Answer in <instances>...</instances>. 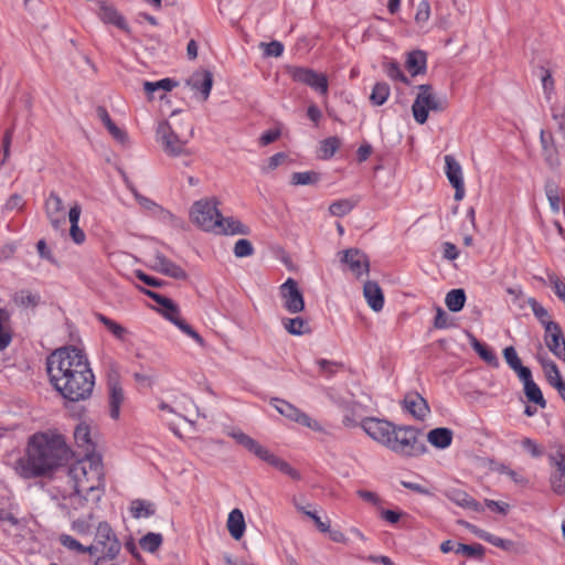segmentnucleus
I'll list each match as a JSON object with an SVG mask.
<instances>
[{
	"instance_id": "obj_8",
	"label": "nucleus",
	"mask_w": 565,
	"mask_h": 565,
	"mask_svg": "<svg viewBox=\"0 0 565 565\" xmlns=\"http://www.w3.org/2000/svg\"><path fill=\"white\" fill-rule=\"evenodd\" d=\"M221 212L214 198L195 201L190 210V220L203 231H214L220 225Z\"/></svg>"
},
{
	"instance_id": "obj_21",
	"label": "nucleus",
	"mask_w": 565,
	"mask_h": 565,
	"mask_svg": "<svg viewBox=\"0 0 565 565\" xmlns=\"http://www.w3.org/2000/svg\"><path fill=\"white\" fill-rule=\"evenodd\" d=\"M152 268L156 271L174 279L186 278V273L179 265L167 258L162 253L158 250L153 254Z\"/></svg>"
},
{
	"instance_id": "obj_35",
	"label": "nucleus",
	"mask_w": 565,
	"mask_h": 565,
	"mask_svg": "<svg viewBox=\"0 0 565 565\" xmlns=\"http://www.w3.org/2000/svg\"><path fill=\"white\" fill-rule=\"evenodd\" d=\"M129 510L135 519L149 518L154 514L156 505L150 501L136 499L131 501Z\"/></svg>"
},
{
	"instance_id": "obj_53",
	"label": "nucleus",
	"mask_w": 565,
	"mask_h": 565,
	"mask_svg": "<svg viewBox=\"0 0 565 565\" xmlns=\"http://www.w3.org/2000/svg\"><path fill=\"white\" fill-rule=\"evenodd\" d=\"M254 254V247L248 239L242 238L235 243L234 255L238 258L248 257Z\"/></svg>"
},
{
	"instance_id": "obj_6",
	"label": "nucleus",
	"mask_w": 565,
	"mask_h": 565,
	"mask_svg": "<svg viewBox=\"0 0 565 565\" xmlns=\"http://www.w3.org/2000/svg\"><path fill=\"white\" fill-rule=\"evenodd\" d=\"M89 555H97L98 561L115 559L121 551V543L107 522H99L94 543L87 546Z\"/></svg>"
},
{
	"instance_id": "obj_40",
	"label": "nucleus",
	"mask_w": 565,
	"mask_h": 565,
	"mask_svg": "<svg viewBox=\"0 0 565 565\" xmlns=\"http://www.w3.org/2000/svg\"><path fill=\"white\" fill-rule=\"evenodd\" d=\"M391 88L387 83L379 82L374 85L370 95V102L374 106H382L388 98Z\"/></svg>"
},
{
	"instance_id": "obj_9",
	"label": "nucleus",
	"mask_w": 565,
	"mask_h": 565,
	"mask_svg": "<svg viewBox=\"0 0 565 565\" xmlns=\"http://www.w3.org/2000/svg\"><path fill=\"white\" fill-rule=\"evenodd\" d=\"M193 136V128L190 129L186 138L175 134L168 121H161L157 128V139L166 153L172 157L189 154L186 143Z\"/></svg>"
},
{
	"instance_id": "obj_56",
	"label": "nucleus",
	"mask_w": 565,
	"mask_h": 565,
	"mask_svg": "<svg viewBox=\"0 0 565 565\" xmlns=\"http://www.w3.org/2000/svg\"><path fill=\"white\" fill-rule=\"evenodd\" d=\"M317 364H318L320 371L327 376H332L333 374L337 373V371L340 367H342V363L337 362V361H329L326 359H319L317 361Z\"/></svg>"
},
{
	"instance_id": "obj_31",
	"label": "nucleus",
	"mask_w": 565,
	"mask_h": 565,
	"mask_svg": "<svg viewBox=\"0 0 565 565\" xmlns=\"http://www.w3.org/2000/svg\"><path fill=\"white\" fill-rule=\"evenodd\" d=\"M97 116L106 126L109 134L119 142L124 143L127 140V135L120 128H118L111 120L107 109L103 106H98L96 109Z\"/></svg>"
},
{
	"instance_id": "obj_48",
	"label": "nucleus",
	"mask_w": 565,
	"mask_h": 565,
	"mask_svg": "<svg viewBox=\"0 0 565 565\" xmlns=\"http://www.w3.org/2000/svg\"><path fill=\"white\" fill-rule=\"evenodd\" d=\"M319 181V173L315 171L294 172L290 183L294 185H309Z\"/></svg>"
},
{
	"instance_id": "obj_25",
	"label": "nucleus",
	"mask_w": 565,
	"mask_h": 565,
	"mask_svg": "<svg viewBox=\"0 0 565 565\" xmlns=\"http://www.w3.org/2000/svg\"><path fill=\"white\" fill-rule=\"evenodd\" d=\"M445 495L448 500H450L451 502L461 508L473 510L477 512L482 511V507L480 505V503L461 489L450 488L445 491Z\"/></svg>"
},
{
	"instance_id": "obj_16",
	"label": "nucleus",
	"mask_w": 565,
	"mask_h": 565,
	"mask_svg": "<svg viewBox=\"0 0 565 565\" xmlns=\"http://www.w3.org/2000/svg\"><path fill=\"white\" fill-rule=\"evenodd\" d=\"M445 173L455 189V200L460 201L465 195L462 170L459 162L450 154L445 156Z\"/></svg>"
},
{
	"instance_id": "obj_38",
	"label": "nucleus",
	"mask_w": 565,
	"mask_h": 565,
	"mask_svg": "<svg viewBox=\"0 0 565 565\" xmlns=\"http://www.w3.org/2000/svg\"><path fill=\"white\" fill-rule=\"evenodd\" d=\"M13 302L21 308H34L40 302V295L29 290H20L13 295Z\"/></svg>"
},
{
	"instance_id": "obj_3",
	"label": "nucleus",
	"mask_w": 565,
	"mask_h": 565,
	"mask_svg": "<svg viewBox=\"0 0 565 565\" xmlns=\"http://www.w3.org/2000/svg\"><path fill=\"white\" fill-rule=\"evenodd\" d=\"M68 476L74 483V490L90 494V500L94 502L100 500L104 477L99 459L85 456L70 467Z\"/></svg>"
},
{
	"instance_id": "obj_30",
	"label": "nucleus",
	"mask_w": 565,
	"mask_h": 565,
	"mask_svg": "<svg viewBox=\"0 0 565 565\" xmlns=\"http://www.w3.org/2000/svg\"><path fill=\"white\" fill-rule=\"evenodd\" d=\"M98 17L105 23L114 24L121 30L127 29V24L124 18L118 13V11L114 7L105 2H99Z\"/></svg>"
},
{
	"instance_id": "obj_59",
	"label": "nucleus",
	"mask_w": 565,
	"mask_h": 565,
	"mask_svg": "<svg viewBox=\"0 0 565 565\" xmlns=\"http://www.w3.org/2000/svg\"><path fill=\"white\" fill-rule=\"evenodd\" d=\"M503 356L507 362V364L512 369L515 370L520 365H522V362L520 358L518 356V353L513 347H507L503 350Z\"/></svg>"
},
{
	"instance_id": "obj_58",
	"label": "nucleus",
	"mask_w": 565,
	"mask_h": 565,
	"mask_svg": "<svg viewBox=\"0 0 565 565\" xmlns=\"http://www.w3.org/2000/svg\"><path fill=\"white\" fill-rule=\"evenodd\" d=\"M429 17H430V6H429L428 1L422 0L417 6L415 21L418 24H424L428 21Z\"/></svg>"
},
{
	"instance_id": "obj_23",
	"label": "nucleus",
	"mask_w": 565,
	"mask_h": 565,
	"mask_svg": "<svg viewBox=\"0 0 565 565\" xmlns=\"http://www.w3.org/2000/svg\"><path fill=\"white\" fill-rule=\"evenodd\" d=\"M404 407L419 420H423L430 412L427 401L418 393L407 394L404 398Z\"/></svg>"
},
{
	"instance_id": "obj_49",
	"label": "nucleus",
	"mask_w": 565,
	"mask_h": 565,
	"mask_svg": "<svg viewBox=\"0 0 565 565\" xmlns=\"http://www.w3.org/2000/svg\"><path fill=\"white\" fill-rule=\"evenodd\" d=\"M58 542L68 551L75 552L77 554H88L87 546H84L79 541L68 534H61Z\"/></svg>"
},
{
	"instance_id": "obj_15",
	"label": "nucleus",
	"mask_w": 565,
	"mask_h": 565,
	"mask_svg": "<svg viewBox=\"0 0 565 565\" xmlns=\"http://www.w3.org/2000/svg\"><path fill=\"white\" fill-rule=\"evenodd\" d=\"M108 391H109V412L113 419H117L120 414V406L125 399L124 391L119 381V373L111 369L108 372Z\"/></svg>"
},
{
	"instance_id": "obj_14",
	"label": "nucleus",
	"mask_w": 565,
	"mask_h": 565,
	"mask_svg": "<svg viewBox=\"0 0 565 565\" xmlns=\"http://www.w3.org/2000/svg\"><path fill=\"white\" fill-rule=\"evenodd\" d=\"M271 405L282 416H285L302 426H306L312 430H316V431L322 430V426L319 424V422H317L316 419H312L306 413L301 412L299 408H297L292 404H290L286 401L279 399V398H273Z\"/></svg>"
},
{
	"instance_id": "obj_60",
	"label": "nucleus",
	"mask_w": 565,
	"mask_h": 565,
	"mask_svg": "<svg viewBox=\"0 0 565 565\" xmlns=\"http://www.w3.org/2000/svg\"><path fill=\"white\" fill-rule=\"evenodd\" d=\"M434 327L436 329H447V328L451 327L449 316L440 307L437 308V312H436L435 320H434Z\"/></svg>"
},
{
	"instance_id": "obj_12",
	"label": "nucleus",
	"mask_w": 565,
	"mask_h": 565,
	"mask_svg": "<svg viewBox=\"0 0 565 565\" xmlns=\"http://www.w3.org/2000/svg\"><path fill=\"white\" fill-rule=\"evenodd\" d=\"M287 72L295 82L308 85L321 95L328 94V78L324 74L299 66H290Z\"/></svg>"
},
{
	"instance_id": "obj_1",
	"label": "nucleus",
	"mask_w": 565,
	"mask_h": 565,
	"mask_svg": "<svg viewBox=\"0 0 565 565\" xmlns=\"http://www.w3.org/2000/svg\"><path fill=\"white\" fill-rule=\"evenodd\" d=\"M50 380L61 395L72 402L88 398L94 388V374L86 355L75 347L62 348L46 360Z\"/></svg>"
},
{
	"instance_id": "obj_52",
	"label": "nucleus",
	"mask_w": 565,
	"mask_h": 565,
	"mask_svg": "<svg viewBox=\"0 0 565 565\" xmlns=\"http://www.w3.org/2000/svg\"><path fill=\"white\" fill-rule=\"evenodd\" d=\"M384 71L386 75L395 81H401L403 83H408L406 76L402 72L399 64L395 61H388L383 64Z\"/></svg>"
},
{
	"instance_id": "obj_32",
	"label": "nucleus",
	"mask_w": 565,
	"mask_h": 565,
	"mask_svg": "<svg viewBox=\"0 0 565 565\" xmlns=\"http://www.w3.org/2000/svg\"><path fill=\"white\" fill-rule=\"evenodd\" d=\"M281 324L285 330L292 335H302L311 332L308 321L301 317L282 318Z\"/></svg>"
},
{
	"instance_id": "obj_39",
	"label": "nucleus",
	"mask_w": 565,
	"mask_h": 565,
	"mask_svg": "<svg viewBox=\"0 0 565 565\" xmlns=\"http://www.w3.org/2000/svg\"><path fill=\"white\" fill-rule=\"evenodd\" d=\"M96 319L107 328V330L118 340H125L128 331L121 324L103 313H96Z\"/></svg>"
},
{
	"instance_id": "obj_11",
	"label": "nucleus",
	"mask_w": 565,
	"mask_h": 565,
	"mask_svg": "<svg viewBox=\"0 0 565 565\" xmlns=\"http://www.w3.org/2000/svg\"><path fill=\"white\" fill-rule=\"evenodd\" d=\"M360 426L369 437L386 447L387 449L392 443V437L395 434V429L397 427V425H394L388 420L379 419L375 417L364 418Z\"/></svg>"
},
{
	"instance_id": "obj_42",
	"label": "nucleus",
	"mask_w": 565,
	"mask_h": 565,
	"mask_svg": "<svg viewBox=\"0 0 565 565\" xmlns=\"http://www.w3.org/2000/svg\"><path fill=\"white\" fill-rule=\"evenodd\" d=\"M341 141L338 137H329L320 142L319 158L327 160L334 156L339 149Z\"/></svg>"
},
{
	"instance_id": "obj_47",
	"label": "nucleus",
	"mask_w": 565,
	"mask_h": 565,
	"mask_svg": "<svg viewBox=\"0 0 565 565\" xmlns=\"http://www.w3.org/2000/svg\"><path fill=\"white\" fill-rule=\"evenodd\" d=\"M9 322V313L6 309L0 308V350H4L11 343L12 337L7 329Z\"/></svg>"
},
{
	"instance_id": "obj_10",
	"label": "nucleus",
	"mask_w": 565,
	"mask_h": 565,
	"mask_svg": "<svg viewBox=\"0 0 565 565\" xmlns=\"http://www.w3.org/2000/svg\"><path fill=\"white\" fill-rule=\"evenodd\" d=\"M548 460L554 468L551 473V488L557 495H565V446L555 443L551 446Z\"/></svg>"
},
{
	"instance_id": "obj_50",
	"label": "nucleus",
	"mask_w": 565,
	"mask_h": 565,
	"mask_svg": "<svg viewBox=\"0 0 565 565\" xmlns=\"http://www.w3.org/2000/svg\"><path fill=\"white\" fill-rule=\"evenodd\" d=\"M177 86V83L170 78H163L158 82H145L143 88L148 95H152L154 92L162 89L164 92H170L172 88Z\"/></svg>"
},
{
	"instance_id": "obj_24",
	"label": "nucleus",
	"mask_w": 565,
	"mask_h": 565,
	"mask_svg": "<svg viewBox=\"0 0 565 565\" xmlns=\"http://www.w3.org/2000/svg\"><path fill=\"white\" fill-rule=\"evenodd\" d=\"M364 298L370 308L379 312L384 307V295L376 281L367 280L363 286Z\"/></svg>"
},
{
	"instance_id": "obj_46",
	"label": "nucleus",
	"mask_w": 565,
	"mask_h": 565,
	"mask_svg": "<svg viewBox=\"0 0 565 565\" xmlns=\"http://www.w3.org/2000/svg\"><path fill=\"white\" fill-rule=\"evenodd\" d=\"M455 553L462 554L469 558L481 559L484 555V547L481 544H462L457 543Z\"/></svg>"
},
{
	"instance_id": "obj_18",
	"label": "nucleus",
	"mask_w": 565,
	"mask_h": 565,
	"mask_svg": "<svg viewBox=\"0 0 565 565\" xmlns=\"http://www.w3.org/2000/svg\"><path fill=\"white\" fill-rule=\"evenodd\" d=\"M544 341L548 350L558 359L565 354V338L558 323L546 322Z\"/></svg>"
},
{
	"instance_id": "obj_62",
	"label": "nucleus",
	"mask_w": 565,
	"mask_h": 565,
	"mask_svg": "<svg viewBox=\"0 0 565 565\" xmlns=\"http://www.w3.org/2000/svg\"><path fill=\"white\" fill-rule=\"evenodd\" d=\"M484 503L490 510H492L497 513L503 514V515H505L508 513L509 508H510L509 504L505 502L494 501V500H489V499H487L484 501Z\"/></svg>"
},
{
	"instance_id": "obj_43",
	"label": "nucleus",
	"mask_w": 565,
	"mask_h": 565,
	"mask_svg": "<svg viewBox=\"0 0 565 565\" xmlns=\"http://www.w3.org/2000/svg\"><path fill=\"white\" fill-rule=\"evenodd\" d=\"M523 386L524 394L529 402L539 405L541 408L546 407V401L544 399L542 391L534 381L531 383H525Z\"/></svg>"
},
{
	"instance_id": "obj_27",
	"label": "nucleus",
	"mask_w": 565,
	"mask_h": 565,
	"mask_svg": "<svg viewBox=\"0 0 565 565\" xmlns=\"http://www.w3.org/2000/svg\"><path fill=\"white\" fill-rule=\"evenodd\" d=\"M217 233L224 235H248L250 230L247 225L234 217L221 216L220 225L216 226Z\"/></svg>"
},
{
	"instance_id": "obj_29",
	"label": "nucleus",
	"mask_w": 565,
	"mask_h": 565,
	"mask_svg": "<svg viewBox=\"0 0 565 565\" xmlns=\"http://www.w3.org/2000/svg\"><path fill=\"white\" fill-rule=\"evenodd\" d=\"M452 430L446 427L434 428L427 434V440L436 448L445 449L451 445Z\"/></svg>"
},
{
	"instance_id": "obj_54",
	"label": "nucleus",
	"mask_w": 565,
	"mask_h": 565,
	"mask_svg": "<svg viewBox=\"0 0 565 565\" xmlns=\"http://www.w3.org/2000/svg\"><path fill=\"white\" fill-rule=\"evenodd\" d=\"M24 205L25 201L23 200L22 195L14 193L9 196L1 211L2 213L11 212L13 210L21 211L23 210Z\"/></svg>"
},
{
	"instance_id": "obj_26",
	"label": "nucleus",
	"mask_w": 565,
	"mask_h": 565,
	"mask_svg": "<svg viewBox=\"0 0 565 565\" xmlns=\"http://www.w3.org/2000/svg\"><path fill=\"white\" fill-rule=\"evenodd\" d=\"M90 499V494L79 493L74 490L73 493L67 497H63L62 501L58 503V507L66 512L68 516L73 515V511L81 510L85 503Z\"/></svg>"
},
{
	"instance_id": "obj_37",
	"label": "nucleus",
	"mask_w": 565,
	"mask_h": 565,
	"mask_svg": "<svg viewBox=\"0 0 565 565\" xmlns=\"http://www.w3.org/2000/svg\"><path fill=\"white\" fill-rule=\"evenodd\" d=\"M466 302V294L463 289H452L445 298L447 308L452 312L460 311Z\"/></svg>"
},
{
	"instance_id": "obj_19",
	"label": "nucleus",
	"mask_w": 565,
	"mask_h": 565,
	"mask_svg": "<svg viewBox=\"0 0 565 565\" xmlns=\"http://www.w3.org/2000/svg\"><path fill=\"white\" fill-rule=\"evenodd\" d=\"M161 312L166 319L177 326L182 332L191 337L200 345L204 344L203 338L180 317L179 307L173 301H171L164 309H161Z\"/></svg>"
},
{
	"instance_id": "obj_33",
	"label": "nucleus",
	"mask_w": 565,
	"mask_h": 565,
	"mask_svg": "<svg viewBox=\"0 0 565 565\" xmlns=\"http://www.w3.org/2000/svg\"><path fill=\"white\" fill-rule=\"evenodd\" d=\"M74 439L76 445L85 451V456H88L94 450L88 425H77L74 431Z\"/></svg>"
},
{
	"instance_id": "obj_55",
	"label": "nucleus",
	"mask_w": 565,
	"mask_h": 565,
	"mask_svg": "<svg viewBox=\"0 0 565 565\" xmlns=\"http://www.w3.org/2000/svg\"><path fill=\"white\" fill-rule=\"evenodd\" d=\"M259 46L264 50L266 56L279 57L284 53V45L279 41H271L269 43L262 42Z\"/></svg>"
},
{
	"instance_id": "obj_28",
	"label": "nucleus",
	"mask_w": 565,
	"mask_h": 565,
	"mask_svg": "<svg viewBox=\"0 0 565 565\" xmlns=\"http://www.w3.org/2000/svg\"><path fill=\"white\" fill-rule=\"evenodd\" d=\"M226 526L233 539L239 540L243 537L246 524L243 512L239 509H233L230 512Z\"/></svg>"
},
{
	"instance_id": "obj_4",
	"label": "nucleus",
	"mask_w": 565,
	"mask_h": 565,
	"mask_svg": "<svg viewBox=\"0 0 565 565\" xmlns=\"http://www.w3.org/2000/svg\"><path fill=\"white\" fill-rule=\"evenodd\" d=\"M226 435L233 438L238 445L244 447L248 452L258 459L265 461L281 473L289 476L294 480L300 479L299 472L294 469L287 461L270 452L265 446L260 445L256 439L237 428L226 429Z\"/></svg>"
},
{
	"instance_id": "obj_17",
	"label": "nucleus",
	"mask_w": 565,
	"mask_h": 565,
	"mask_svg": "<svg viewBox=\"0 0 565 565\" xmlns=\"http://www.w3.org/2000/svg\"><path fill=\"white\" fill-rule=\"evenodd\" d=\"M44 210L47 220L55 230L61 228L65 224L66 218L63 200L56 192H51L49 194L44 203Z\"/></svg>"
},
{
	"instance_id": "obj_34",
	"label": "nucleus",
	"mask_w": 565,
	"mask_h": 565,
	"mask_svg": "<svg viewBox=\"0 0 565 565\" xmlns=\"http://www.w3.org/2000/svg\"><path fill=\"white\" fill-rule=\"evenodd\" d=\"M406 67L413 76L423 74L426 70V54L423 51H413L407 55Z\"/></svg>"
},
{
	"instance_id": "obj_44",
	"label": "nucleus",
	"mask_w": 565,
	"mask_h": 565,
	"mask_svg": "<svg viewBox=\"0 0 565 565\" xmlns=\"http://www.w3.org/2000/svg\"><path fill=\"white\" fill-rule=\"evenodd\" d=\"M163 537L160 533L149 532L139 541L140 547L149 553H154L162 544Z\"/></svg>"
},
{
	"instance_id": "obj_45",
	"label": "nucleus",
	"mask_w": 565,
	"mask_h": 565,
	"mask_svg": "<svg viewBox=\"0 0 565 565\" xmlns=\"http://www.w3.org/2000/svg\"><path fill=\"white\" fill-rule=\"evenodd\" d=\"M545 194L548 200L551 210L554 213H558L559 209H561V196H559L557 184L553 181H546Z\"/></svg>"
},
{
	"instance_id": "obj_2",
	"label": "nucleus",
	"mask_w": 565,
	"mask_h": 565,
	"mask_svg": "<svg viewBox=\"0 0 565 565\" xmlns=\"http://www.w3.org/2000/svg\"><path fill=\"white\" fill-rule=\"evenodd\" d=\"M71 454L63 435L52 430L39 431L30 436L25 456L15 461L14 468L25 479L42 477L64 465Z\"/></svg>"
},
{
	"instance_id": "obj_20",
	"label": "nucleus",
	"mask_w": 565,
	"mask_h": 565,
	"mask_svg": "<svg viewBox=\"0 0 565 565\" xmlns=\"http://www.w3.org/2000/svg\"><path fill=\"white\" fill-rule=\"evenodd\" d=\"M341 262L345 263L356 277H360L362 274H367L370 270L367 256L358 248L344 250Z\"/></svg>"
},
{
	"instance_id": "obj_64",
	"label": "nucleus",
	"mask_w": 565,
	"mask_h": 565,
	"mask_svg": "<svg viewBox=\"0 0 565 565\" xmlns=\"http://www.w3.org/2000/svg\"><path fill=\"white\" fill-rule=\"evenodd\" d=\"M443 253H444V258H446L448 260H455L459 256L458 248L456 247L455 244H452L450 242H446L443 244Z\"/></svg>"
},
{
	"instance_id": "obj_57",
	"label": "nucleus",
	"mask_w": 565,
	"mask_h": 565,
	"mask_svg": "<svg viewBox=\"0 0 565 565\" xmlns=\"http://www.w3.org/2000/svg\"><path fill=\"white\" fill-rule=\"evenodd\" d=\"M527 303L530 305L534 316L541 321V323L545 327L546 326V322H548L546 320L547 316H548V312L547 310L541 305L537 302V300L535 298H529L527 299Z\"/></svg>"
},
{
	"instance_id": "obj_22",
	"label": "nucleus",
	"mask_w": 565,
	"mask_h": 565,
	"mask_svg": "<svg viewBox=\"0 0 565 565\" xmlns=\"http://www.w3.org/2000/svg\"><path fill=\"white\" fill-rule=\"evenodd\" d=\"M186 85L198 90L202 95V99L206 100L213 86V75L210 71L195 72L188 81Z\"/></svg>"
},
{
	"instance_id": "obj_13",
	"label": "nucleus",
	"mask_w": 565,
	"mask_h": 565,
	"mask_svg": "<svg viewBox=\"0 0 565 565\" xmlns=\"http://www.w3.org/2000/svg\"><path fill=\"white\" fill-rule=\"evenodd\" d=\"M279 295L282 300L284 308L289 313H299L305 310V300L297 281L288 278L280 287Z\"/></svg>"
},
{
	"instance_id": "obj_63",
	"label": "nucleus",
	"mask_w": 565,
	"mask_h": 565,
	"mask_svg": "<svg viewBox=\"0 0 565 565\" xmlns=\"http://www.w3.org/2000/svg\"><path fill=\"white\" fill-rule=\"evenodd\" d=\"M522 446L525 450H527L533 457H541L543 451L539 447V445L531 438H524L522 440Z\"/></svg>"
},
{
	"instance_id": "obj_5",
	"label": "nucleus",
	"mask_w": 565,
	"mask_h": 565,
	"mask_svg": "<svg viewBox=\"0 0 565 565\" xmlns=\"http://www.w3.org/2000/svg\"><path fill=\"white\" fill-rule=\"evenodd\" d=\"M420 435L422 430L414 426H397L388 449L401 457L412 458L422 456L427 451V447L419 439Z\"/></svg>"
},
{
	"instance_id": "obj_51",
	"label": "nucleus",
	"mask_w": 565,
	"mask_h": 565,
	"mask_svg": "<svg viewBox=\"0 0 565 565\" xmlns=\"http://www.w3.org/2000/svg\"><path fill=\"white\" fill-rule=\"evenodd\" d=\"M136 199L139 202V204L149 211H152L154 213H160L164 218H172L173 214H171L169 211L163 210L161 206H159L157 203H154L152 200L142 196L140 194H136Z\"/></svg>"
},
{
	"instance_id": "obj_41",
	"label": "nucleus",
	"mask_w": 565,
	"mask_h": 565,
	"mask_svg": "<svg viewBox=\"0 0 565 565\" xmlns=\"http://www.w3.org/2000/svg\"><path fill=\"white\" fill-rule=\"evenodd\" d=\"M358 204V200L354 199H342L334 201L329 206V212L333 216L342 217L347 214H349Z\"/></svg>"
},
{
	"instance_id": "obj_36",
	"label": "nucleus",
	"mask_w": 565,
	"mask_h": 565,
	"mask_svg": "<svg viewBox=\"0 0 565 565\" xmlns=\"http://www.w3.org/2000/svg\"><path fill=\"white\" fill-rule=\"evenodd\" d=\"M471 347L478 353V355L489 365L498 367L500 365L495 353L489 349L486 344L481 343L477 338L471 337Z\"/></svg>"
},
{
	"instance_id": "obj_61",
	"label": "nucleus",
	"mask_w": 565,
	"mask_h": 565,
	"mask_svg": "<svg viewBox=\"0 0 565 565\" xmlns=\"http://www.w3.org/2000/svg\"><path fill=\"white\" fill-rule=\"evenodd\" d=\"M548 383L553 386L555 382L562 380L557 365L553 361H548L545 371Z\"/></svg>"
},
{
	"instance_id": "obj_7",
	"label": "nucleus",
	"mask_w": 565,
	"mask_h": 565,
	"mask_svg": "<svg viewBox=\"0 0 565 565\" xmlns=\"http://www.w3.org/2000/svg\"><path fill=\"white\" fill-rule=\"evenodd\" d=\"M448 107V99L445 95H437L430 85H419L418 94L413 103L412 111L414 119L423 125L428 119V113L444 111Z\"/></svg>"
}]
</instances>
